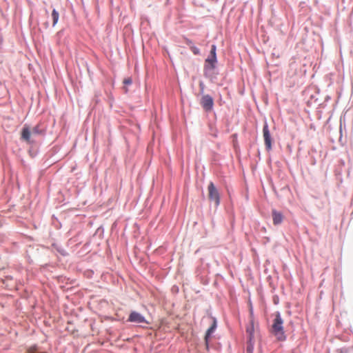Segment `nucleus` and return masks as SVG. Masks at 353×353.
<instances>
[{
	"mask_svg": "<svg viewBox=\"0 0 353 353\" xmlns=\"http://www.w3.org/2000/svg\"><path fill=\"white\" fill-rule=\"evenodd\" d=\"M30 133L29 126L25 125L21 131V139L28 143H30Z\"/></svg>",
	"mask_w": 353,
	"mask_h": 353,
	"instance_id": "obj_7",
	"label": "nucleus"
},
{
	"mask_svg": "<svg viewBox=\"0 0 353 353\" xmlns=\"http://www.w3.org/2000/svg\"><path fill=\"white\" fill-rule=\"evenodd\" d=\"M252 331H253L252 328H248L247 329V332H249V334H250V340H251V338H252Z\"/></svg>",
	"mask_w": 353,
	"mask_h": 353,
	"instance_id": "obj_17",
	"label": "nucleus"
},
{
	"mask_svg": "<svg viewBox=\"0 0 353 353\" xmlns=\"http://www.w3.org/2000/svg\"><path fill=\"white\" fill-rule=\"evenodd\" d=\"M216 47L215 45H212L211 50L208 58L205 61L204 70L210 71L215 68V65L217 61L216 54Z\"/></svg>",
	"mask_w": 353,
	"mask_h": 353,
	"instance_id": "obj_2",
	"label": "nucleus"
},
{
	"mask_svg": "<svg viewBox=\"0 0 353 353\" xmlns=\"http://www.w3.org/2000/svg\"><path fill=\"white\" fill-rule=\"evenodd\" d=\"M52 17L53 19L52 25H53V26H54L57 24V23L58 22L59 17V14L55 9H54L52 12Z\"/></svg>",
	"mask_w": 353,
	"mask_h": 353,
	"instance_id": "obj_11",
	"label": "nucleus"
},
{
	"mask_svg": "<svg viewBox=\"0 0 353 353\" xmlns=\"http://www.w3.org/2000/svg\"><path fill=\"white\" fill-rule=\"evenodd\" d=\"M132 81L131 78H126L123 80V83L125 85H130L132 83Z\"/></svg>",
	"mask_w": 353,
	"mask_h": 353,
	"instance_id": "obj_14",
	"label": "nucleus"
},
{
	"mask_svg": "<svg viewBox=\"0 0 353 353\" xmlns=\"http://www.w3.org/2000/svg\"><path fill=\"white\" fill-rule=\"evenodd\" d=\"M263 135L265 141V148L268 151L272 149V139L270 133L268 125L267 123H265L263 128Z\"/></svg>",
	"mask_w": 353,
	"mask_h": 353,
	"instance_id": "obj_4",
	"label": "nucleus"
},
{
	"mask_svg": "<svg viewBox=\"0 0 353 353\" xmlns=\"http://www.w3.org/2000/svg\"><path fill=\"white\" fill-rule=\"evenodd\" d=\"M32 132L34 134H41L44 133V130L41 128L40 124H37L32 128Z\"/></svg>",
	"mask_w": 353,
	"mask_h": 353,
	"instance_id": "obj_10",
	"label": "nucleus"
},
{
	"mask_svg": "<svg viewBox=\"0 0 353 353\" xmlns=\"http://www.w3.org/2000/svg\"><path fill=\"white\" fill-rule=\"evenodd\" d=\"M186 43L188 45V46H190V44H192V41H190L189 39H187L186 40Z\"/></svg>",
	"mask_w": 353,
	"mask_h": 353,
	"instance_id": "obj_18",
	"label": "nucleus"
},
{
	"mask_svg": "<svg viewBox=\"0 0 353 353\" xmlns=\"http://www.w3.org/2000/svg\"><path fill=\"white\" fill-rule=\"evenodd\" d=\"M208 190L209 199L214 202L216 206H218L220 203V194L212 182H210Z\"/></svg>",
	"mask_w": 353,
	"mask_h": 353,
	"instance_id": "obj_3",
	"label": "nucleus"
},
{
	"mask_svg": "<svg viewBox=\"0 0 353 353\" xmlns=\"http://www.w3.org/2000/svg\"><path fill=\"white\" fill-rule=\"evenodd\" d=\"M190 49L194 54H199L200 52L199 49L194 46H190Z\"/></svg>",
	"mask_w": 353,
	"mask_h": 353,
	"instance_id": "obj_13",
	"label": "nucleus"
},
{
	"mask_svg": "<svg viewBox=\"0 0 353 353\" xmlns=\"http://www.w3.org/2000/svg\"><path fill=\"white\" fill-rule=\"evenodd\" d=\"M215 328H216V322L214 321V323L212 325V326L210 327H209L206 332V334H205V337L206 342H208V338L210 337L211 334L214 331Z\"/></svg>",
	"mask_w": 353,
	"mask_h": 353,
	"instance_id": "obj_9",
	"label": "nucleus"
},
{
	"mask_svg": "<svg viewBox=\"0 0 353 353\" xmlns=\"http://www.w3.org/2000/svg\"><path fill=\"white\" fill-rule=\"evenodd\" d=\"M128 321L132 323H145V320L144 316H143L141 314L137 312H132L130 313L129 316Z\"/></svg>",
	"mask_w": 353,
	"mask_h": 353,
	"instance_id": "obj_6",
	"label": "nucleus"
},
{
	"mask_svg": "<svg viewBox=\"0 0 353 353\" xmlns=\"http://www.w3.org/2000/svg\"><path fill=\"white\" fill-rule=\"evenodd\" d=\"M201 104L205 111H211L214 105L212 97L209 94L203 95L201 99Z\"/></svg>",
	"mask_w": 353,
	"mask_h": 353,
	"instance_id": "obj_5",
	"label": "nucleus"
},
{
	"mask_svg": "<svg viewBox=\"0 0 353 353\" xmlns=\"http://www.w3.org/2000/svg\"><path fill=\"white\" fill-rule=\"evenodd\" d=\"M272 219L274 225H279L283 221V214L276 210H272Z\"/></svg>",
	"mask_w": 353,
	"mask_h": 353,
	"instance_id": "obj_8",
	"label": "nucleus"
},
{
	"mask_svg": "<svg viewBox=\"0 0 353 353\" xmlns=\"http://www.w3.org/2000/svg\"><path fill=\"white\" fill-rule=\"evenodd\" d=\"M283 321L279 312H276L272 325L271 332L279 341H284L285 336L283 331Z\"/></svg>",
	"mask_w": 353,
	"mask_h": 353,
	"instance_id": "obj_1",
	"label": "nucleus"
},
{
	"mask_svg": "<svg viewBox=\"0 0 353 353\" xmlns=\"http://www.w3.org/2000/svg\"><path fill=\"white\" fill-rule=\"evenodd\" d=\"M28 353H46V352H40L37 350V347L36 345H33L30 347L28 349Z\"/></svg>",
	"mask_w": 353,
	"mask_h": 353,
	"instance_id": "obj_12",
	"label": "nucleus"
},
{
	"mask_svg": "<svg viewBox=\"0 0 353 353\" xmlns=\"http://www.w3.org/2000/svg\"><path fill=\"white\" fill-rule=\"evenodd\" d=\"M199 87H200L201 92L202 93L203 92L204 88H205L204 84L202 81L199 83Z\"/></svg>",
	"mask_w": 353,
	"mask_h": 353,
	"instance_id": "obj_16",
	"label": "nucleus"
},
{
	"mask_svg": "<svg viewBox=\"0 0 353 353\" xmlns=\"http://www.w3.org/2000/svg\"><path fill=\"white\" fill-rule=\"evenodd\" d=\"M247 352L248 353H252L253 352V346L251 343L248 344L247 346Z\"/></svg>",
	"mask_w": 353,
	"mask_h": 353,
	"instance_id": "obj_15",
	"label": "nucleus"
}]
</instances>
